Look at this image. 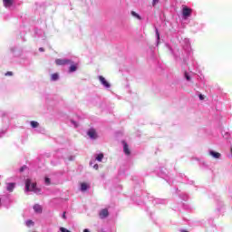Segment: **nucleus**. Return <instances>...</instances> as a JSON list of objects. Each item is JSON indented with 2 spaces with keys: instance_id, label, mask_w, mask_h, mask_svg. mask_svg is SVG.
Returning <instances> with one entry per match:
<instances>
[{
  "instance_id": "1",
  "label": "nucleus",
  "mask_w": 232,
  "mask_h": 232,
  "mask_svg": "<svg viewBox=\"0 0 232 232\" xmlns=\"http://www.w3.org/2000/svg\"><path fill=\"white\" fill-rule=\"evenodd\" d=\"M25 191H34V193H40L41 189L37 188V183L32 184V179H27L25 180Z\"/></svg>"
},
{
  "instance_id": "2",
  "label": "nucleus",
  "mask_w": 232,
  "mask_h": 232,
  "mask_svg": "<svg viewBox=\"0 0 232 232\" xmlns=\"http://www.w3.org/2000/svg\"><path fill=\"white\" fill-rule=\"evenodd\" d=\"M55 63H56L57 66H64L66 64H73V63L68 59H56Z\"/></svg>"
},
{
  "instance_id": "3",
  "label": "nucleus",
  "mask_w": 232,
  "mask_h": 232,
  "mask_svg": "<svg viewBox=\"0 0 232 232\" xmlns=\"http://www.w3.org/2000/svg\"><path fill=\"white\" fill-rule=\"evenodd\" d=\"M191 12H193V10H191V8L183 5V9H182V15L183 17L187 18L189 17V15H191Z\"/></svg>"
},
{
  "instance_id": "4",
  "label": "nucleus",
  "mask_w": 232,
  "mask_h": 232,
  "mask_svg": "<svg viewBox=\"0 0 232 232\" xmlns=\"http://www.w3.org/2000/svg\"><path fill=\"white\" fill-rule=\"evenodd\" d=\"M87 135L90 137V139H97V130L95 129H90L87 132Z\"/></svg>"
},
{
  "instance_id": "5",
  "label": "nucleus",
  "mask_w": 232,
  "mask_h": 232,
  "mask_svg": "<svg viewBox=\"0 0 232 232\" xmlns=\"http://www.w3.org/2000/svg\"><path fill=\"white\" fill-rule=\"evenodd\" d=\"M123 144V152L125 155H131V151L130 150V146L128 145V142L125 140L121 141Z\"/></svg>"
},
{
  "instance_id": "6",
  "label": "nucleus",
  "mask_w": 232,
  "mask_h": 232,
  "mask_svg": "<svg viewBox=\"0 0 232 232\" xmlns=\"http://www.w3.org/2000/svg\"><path fill=\"white\" fill-rule=\"evenodd\" d=\"M99 81L105 86V88H110V82H108V81H106L105 77L99 76Z\"/></svg>"
},
{
  "instance_id": "7",
  "label": "nucleus",
  "mask_w": 232,
  "mask_h": 232,
  "mask_svg": "<svg viewBox=\"0 0 232 232\" xmlns=\"http://www.w3.org/2000/svg\"><path fill=\"white\" fill-rule=\"evenodd\" d=\"M99 215H100V218H106L109 217L110 212H108V210L106 208H104V209L101 210Z\"/></svg>"
},
{
  "instance_id": "8",
  "label": "nucleus",
  "mask_w": 232,
  "mask_h": 232,
  "mask_svg": "<svg viewBox=\"0 0 232 232\" xmlns=\"http://www.w3.org/2000/svg\"><path fill=\"white\" fill-rule=\"evenodd\" d=\"M3 3L5 8H10L14 5V0H3Z\"/></svg>"
},
{
  "instance_id": "9",
  "label": "nucleus",
  "mask_w": 232,
  "mask_h": 232,
  "mask_svg": "<svg viewBox=\"0 0 232 232\" xmlns=\"http://www.w3.org/2000/svg\"><path fill=\"white\" fill-rule=\"evenodd\" d=\"M209 155H211V157H213L214 159H220V157H222V154H220L219 152L213 151V150L209 151Z\"/></svg>"
},
{
  "instance_id": "10",
  "label": "nucleus",
  "mask_w": 232,
  "mask_h": 232,
  "mask_svg": "<svg viewBox=\"0 0 232 232\" xmlns=\"http://www.w3.org/2000/svg\"><path fill=\"white\" fill-rule=\"evenodd\" d=\"M34 210L35 213H43V207H41L39 204H36L34 206Z\"/></svg>"
},
{
  "instance_id": "11",
  "label": "nucleus",
  "mask_w": 232,
  "mask_h": 232,
  "mask_svg": "<svg viewBox=\"0 0 232 232\" xmlns=\"http://www.w3.org/2000/svg\"><path fill=\"white\" fill-rule=\"evenodd\" d=\"M77 66H79L77 63L71 64L69 68L70 73H72V72H77Z\"/></svg>"
},
{
  "instance_id": "12",
  "label": "nucleus",
  "mask_w": 232,
  "mask_h": 232,
  "mask_svg": "<svg viewBox=\"0 0 232 232\" xmlns=\"http://www.w3.org/2000/svg\"><path fill=\"white\" fill-rule=\"evenodd\" d=\"M14 188H15V183H8L6 188H7V191L12 193V191H14Z\"/></svg>"
},
{
  "instance_id": "13",
  "label": "nucleus",
  "mask_w": 232,
  "mask_h": 232,
  "mask_svg": "<svg viewBox=\"0 0 232 232\" xmlns=\"http://www.w3.org/2000/svg\"><path fill=\"white\" fill-rule=\"evenodd\" d=\"M88 188H90V185H88V183H81V191H86V189H88Z\"/></svg>"
},
{
  "instance_id": "14",
  "label": "nucleus",
  "mask_w": 232,
  "mask_h": 232,
  "mask_svg": "<svg viewBox=\"0 0 232 232\" xmlns=\"http://www.w3.org/2000/svg\"><path fill=\"white\" fill-rule=\"evenodd\" d=\"M103 159H104V154L103 153H100L96 156V160H98V162H102Z\"/></svg>"
},
{
  "instance_id": "15",
  "label": "nucleus",
  "mask_w": 232,
  "mask_h": 232,
  "mask_svg": "<svg viewBox=\"0 0 232 232\" xmlns=\"http://www.w3.org/2000/svg\"><path fill=\"white\" fill-rule=\"evenodd\" d=\"M52 81H58L59 80V73L55 72L51 75Z\"/></svg>"
},
{
  "instance_id": "16",
  "label": "nucleus",
  "mask_w": 232,
  "mask_h": 232,
  "mask_svg": "<svg viewBox=\"0 0 232 232\" xmlns=\"http://www.w3.org/2000/svg\"><path fill=\"white\" fill-rule=\"evenodd\" d=\"M31 126H32V128H39V122H37L35 121H32Z\"/></svg>"
},
{
  "instance_id": "17",
  "label": "nucleus",
  "mask_w": 232,
  "mask_h": 232,
  "mask_svg": "<svg viewBox=\"0 0 232 232\" xmlns=\"http://www.w3.org/2000/svg\"><path fill=\"white\" fill-rule=\"evenodd\" d=\"M131 15H133V17H137V19H140V15H139L135 11H131Z\"/></svg>"
},
{
  "instance_id": "18",
  "label": "nucleus",
  "mask_w": 232,
  "mask_h": 232,
  "mask_svg": "<svg viewBox=\"0 0 232 232\" xmlns=\"http://www.w3.org/2000/svg\"><path fill=\"white\" fill-rule=\"evenodd\" d=\"M26 226H27L28 227H30V226H34V221H32V220H27V221H26Z\"/></svg>"
},
{
  "instance_id": "19",
  "label": "nucleus",
  "mask_w": 232,
  "mask_h": 232,
  "mask_svg": "<svg viewBox=\"0 0 232 232\" xmlns=\"http://www.w3.org/2000/svg\"><path fill=\"white\" fill-rule=\"evenodd\" d=\"M44 182L47 186H50L51 184L50 178H45Z\"/></svg>"
},
{
  "instance_id": "20",
  "label": "nucleus",
  "mask_w": 232,
  "mask_h": 232,
  "mask_svg": "<svg viewBox=\"0 0 232 232\" xmlns=\"http://www.w3.org/2000/svg\"><path fill=\"white\" fill-rule=\"evenodd\" d=\"M60 231H61V232H71L70 230H68V229L65 228V227H60Z\"/></svg>"
},
{
  "instance_id": "21",
  "label": "nucleus",
  "mask_w": 232,
  "mask_h": 232,
  "mask_svg": "<svg viewBox=\"0 0 232 232\" xmlns=\"http://www.w3.org/2000/svg\"><path fill=\"white\" fill-rule=\"evenodd\" d=\"M185 77L187 81H191V77H189V74H188V72H185Z\"/></svg>"
},
{
  "instance_id": "22",
  "label": "nucleus",
  "mask_w": 232,
  "mask_h": 232,
  "mask_svg": "<svg viewBox=\"0 0 232 232\" xmlns=\"http://www.w3.org/2000/svg\"><path fill=\"white\" fill-rule=\"evenodd\" d=\"M12 75H14V72H7L5 73V76H6V77H8V76L12 77Z\"/></svg>"
},
{
  "instance_id": "23",
  "label": "nucleus",
  "mask_w": 232,
  "mask_h": 232,
  "mask_svg": "<svg viewBox=\"0 0 232 232\" xmlns=\"http://www.w3.org/2000/svg\"><path fill=\"white\" fill-rule=\"evenodd\" d=\"M71 122L74 125L75 128H78V127H79V125L77 124V122H75L73 120H72Z\"/></svg>"
},
{
  "instance_id": "24",
  "label": "nucleus",
  "mask_w": 232,
  "mask_h": 232,
  "mask_svg": "<svg viewBox=\"0 0 232 232\" xmlns=\"http://www.w3.org/2000/svg\"><path fill=\"white\" fill-rule=\"evenodd\" d=\"M26 169V166H23L21 169H20V173H23V171H24Z\"/></svg>"
},
{
  "instance_id": "25",
  "label": "nucleus",
  "mask_w": 232,
  "mask_h": 232,
  "mask_svg": "<svg viewBox=\"0 0 232 232\" xmlns=\"http://www.w3.org/2000/svg\"><path fill=\"white\" fill-rule=\"evenodd\" d=\"M156 34L158 39H160V34H159V29H156Z\"/></svg>"
},
{
  "instance_id": "26",
  "label": "nucleus",
  "mask_w": 232,
  "mask_h": 232,
  "mask_svg": "<svg viewBox=\"0 0 232 232\" xmlns=\"http://www.w3.org/2000/svg\"><path fill=\"white\" fill-rule=\"evenodd\" d=\"M157 3H159V0H153L152 5L155 6V5H157Z\"/></svg>"
},
{
  "instance_id": "27",
  "label": "nucleus",
  "mask_w": 232,
  "mask_h": 232,
  "mask_svg": "<svg viewBox=\"0 0 232 232\" xmlns=\"http://www.w3.org/2000/svg\"><path fill=\"white\" fill-rule=\"evenodd\" d=\"M199 99H200V101H204V95L199 94Z\"/></svg>"
},
{
  "instance_id": "28",
  "label": "nucleus",
  "mask_w": 232,
  "mask_h": 232,
  "mask_svg": "<svg viewBox=\"0 0 232 232\" xmlns=\"http://www.w3.org/2000/svg\"><path fill=\"white\" fill-rule=\"evenodd\" d=\"M93 168H94V169H99V165H98V164H95V165L93 166Z\"/></svg>"
},
{
  "instance_id": "29",
  "label": "nucleus",
  "mask_w": 232,
  "mask_h": 232,
  "mask_svg": "<svg viewBox=\"0 0 232 232\" xmlns=\"http://www.w3.org/2000/svg\"><path fill=\"white\" fill-rule=\"evenodd\" d=\"M63 218L66 219V212H63Z\"/></svg>"
},
{
  "instance_id": "30",
  "label": "nucleus",
  "mask_w": 232,
  "mask_h": 232,
  "mask_svg": "<svg viewBox=\"0 0 232 232\" xmlns=\"http://www.w3.org/2000/svg\"><path fill=\"white\" fill-rule=\"evenodd\" d=\"M39 52H44V48L40 47V48H39Z\"/></svg>"
},
{
  "instance_id": "31",
  "label": "nucleus",
  "mask_w": 232,
  "mask_h": 232,
  "mask_svg": "<svg viewBox=\"0 0 232 232\" xmlns=\"http://www.w3.org/2000/svg\"><path fill=\"white\" fill-rule=\"evenodd\" d=\"M83 232H90V230H88V229H84V230H83Z\"/></svg>"
},
{
  "instance_id": "32",
  "label": "nucleus",
  "mask_w": 232,
  "mask_h": 232,
  "mask_svg": "<svg viewBox=\"0 0 232 232\" xmlns=\"http://www.w3.org/2000/svg\"><path fill=\"white\" fill-rule=\"evenodd\" d=\"M181 232H188V230H181Z\"/></svg>"
}]
</instances>
